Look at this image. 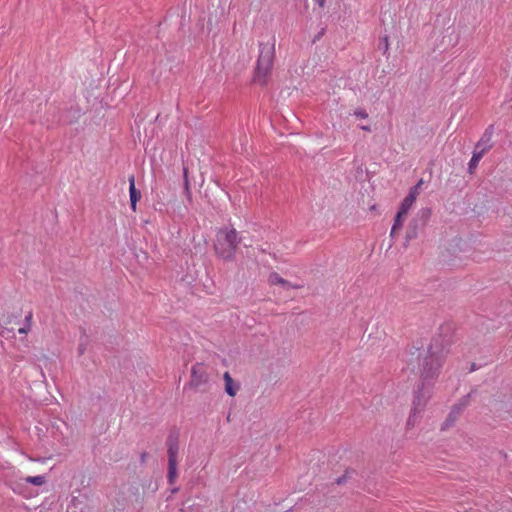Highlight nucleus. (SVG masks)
<instances>
[{
	"label": "nucleus",
	"mask_w": 512,
	"mask_h": 512,
	"mask_svg": "<svg viewBox=\"0 0 512 512\" xmlns=\"http://www.w3.org/2000/svg\"><path fill=\"white\" fill-rule=\"evenodd\" d=\"M239 243L240 240L234 228H222L216 234L214 251L219 258L232 261Z\"/></svg>",
	"instance_id": "nucleus-1"
},
{
	"label": "nucleus",
	"mask_w": 512,
	"mask_h": 512,
	"mask_svg": "<svg viewBox=\"0 0 512 512\" xmlns=\"http://www.w3.org/2000/svg\"><path fill=\"white\" fill-rule=\"evenodd\" d=\"M275 57V45L273 43H264L260 46V53L254 73V82L264 85L271 73Z\"/></svg>",
	"instance_id": "nucleus-2"
},
{
	"label": "nucleus",
	"mask_w": 512,
	"mask_h": 512,
	"mask_svg": "<svg viewBox=\"0 0 512 512\" xmlns=\"http://www.w3.org/2000/svg\"><path fill=\"white\" fill-rule=\"evenodd\" d=\"M429 398H430V395L427 391L419 390L418 392H416V394L414 395L413 401H412L410 415L407 420L408 426L415 425L418 416L425 409Z\"/></svg>",
	"instance_id": "nucleus-3"
},
{
	"label": "nucleus",
	"mask_w": 512,
	"mask_h": 512,
	"mask_svg": "<svg viewBox=\"0 0 512 512\" xmlns=\"http://www.w3.org/2000/svg\"><path fill=\"white\" fill-rule=\"evenodd\" d=\"M442 358L436 354L427 355L422 363L421 375L424 379L434 378L442 367Z\"/></svg>",
	"instance_id": "nucleus-4"
},
{
	"label": "nucleus",
	"mask_w": 512,
	"mask_h": 512,
	"mask_svg": "<svg viewBox=\"0 0 512 512\" xmlns=\"http://www.w3.org/2000/svg\"><path fill=\"white\" fill-rule=\"evenodd\" d=\"M208 381L207 373L202 364H195L191 369L190 385L199 387Z\"/></svg>",
	"instance_id": "nucleus-5"
},
{
	"label": "nucleus",
	"mask_w": 512,
	"mask_h": 512,
	"mask_svg": "<svg viewBox=\"0 0 512 512\" xmlns=\"http://www.w3.org/2000/svg\"><path fill=\"white\" fill-rule=\"evenodd\" d=\"M418 195H419L418 186L412 187L410 189L408 195L401 202L398 213L407 217L409 210L414 205Z\"/></svg>",
	"instance_id": "nucleus-6"
},
{
	"label": "nucleus",
	"mask_w": 512,
	"mask_h": 512,
	"mask_svg": "<svg viewBox=\"0 0 512 512\" xmlns=\"http://www.w3.org/2000/svg\"><path fill=\"white\" fill-rule=\"evenodd\" d=\"M486 151H487V148L482 147L481 143H478L476 145V149L473 152L472 158L470 159L469 164H468V169H469L470 173H472L476 169V167L479 164V161L481 160L483 155L486 153Z\"/></svg>",
	"instance_id": "nucleus-7"
},
{
	"label": "nucleus",
	"mask_w": 512,
	"mask_h": 512,
	"mask_svg": "<svg viewBox=\"0 0 512 512\" xmlns=\"http://www.w3.org/2000/svg\"><path fill=\"white\" fill-rule=\"evenodd\" d=\"M129 194H130L131 209L135 212L136 207H137V202L141 198V193L135 187V178L133 175L129 177Z\"/></svg>",
	"instance_id": "nucleus-8"
},
{
	"label": "nucleus",
	"mask_w": 512,
	"mask_h": 512,
	"mask_svg": "<svg viewBox=\"0 0 512 512\" xmlns=\"http://www.w3.org/2000/svg\"><path fill=\"white\" fill-rule=\"evenodd\" d=\"M223 379H224V382H225V391H226V393L229 396L234 397L236 395L237 391H238L239 386L234 383V380L232 379V377H231L229 372H225L224 373Z\"/></svg>",
	"instance_id": "nucleus-9"
},
{
	"label": "nucleus",
	"mask_w": 512,
	"mask_h": 512,
	"mask_svg": "<svg viewBox=\"0 0 512 512\" xmlns=\"http://www.w3.org/2000/svg\"><path fill=\"white\" fill-rule=\"evenodd\" d=\"M405 220H406V216L397 212L395 219H394V224H393V226L391 228V232H390V236L392 238L395 237V235L402 229Z\"/></svg>",
	"instance_id": "nucleus-10"
},
{
	"label": "nucleus",
	"mask_w": 512,
	"mask_h": 512,
	"mask_svg": "<svg viewBox=\"0 0 512 512\" xmlns=\"http://www.w3.org/2000/svg\"><path fill=\"white\" fill-rule=\"evenodd\" d=\"M33 312L29 311L25 316V323L23 327L18 329L19 334L27 335L32 327Z\"/></svg>",
	"instance_id": "nucleus-11"
},
{
	"label": "nucleus",
	"mask_w": 512,
	"mask_h": 512,
	"mask_svg": "<svg viewBox=\"0 0 512 512\" xmlns=\"http://www.w3.org/2000/svg\"><path fill=\"white\" fill-rule=\"evenodd\" d=\"M355 475V470L353 469H346L344 474L341 477H338L335 479V483L338 485L345 484L349 479H351Z\"/></svg>",
	"instance_id": "nucleus-12"
},
{
	"label": "nucleus",
	"mask_w": 512,
	"mask_h": 512,
	"mask_svg": "<svg viewBox=\"0 0 512 512\" xmlns=\"http://www.w3.org/2000/svg\"><path fill=\"white\" fill-rule=\"evenodd\" d=\"M178 446L176 444H170L168 447V464H177Z\"/></svg>",
	"instance_id": "nucleus-13"
},
{
	"label": "nucleus",
	"mask_w": 512,
	"mask_h": 512,
	"mask_svg": "<svg viewBox=\"0 0 512 512\" xmlns=\"http://www.w3.org/2000/svg\"><path fill=\"white\" fill-rule=\"evenodd\" d=\"M25 482L36 485V486H42L45 483V477L44 476H28L25 478Z\"/></svg>",
	"instance_id": "nucleus-14"
},
{
	"label": "nucleus",
	"mask_w": 512,
	"mask_h": 512,
	"mask_svg": "<svg viewBox=\"0 0 512 512\" xmlns=\"http://www.w3.org/2000/svg\"><path fill=\"white\" fill-rule=\"evenodd\" d=\"M177 477V464L169 463L168 464V480L170 483H173Z\"/></svg>",
	"instance_id": "nucleus-15"
},
{
	"label": "nucleus",
	"mask_w": 512,
	"mask_h": 512,
	"mask_svg": "<svg viewBox=\"0 0 512 512\" xmlns=\"http://www.w3.org/2000/svg\"><path fill=\"white\" fill-rule=\"evenodd\" d=\"M268 281L271 285H282L284 283V278H282L278 273H271L269 275Z\"/></svg>",
	"instance_id": "nucleus-16"
},
{
	"label": "nucleus",
	"mask_w": 512,
	"mask_h": 512,
	"mask_svg": "<svg viewBox=\"0 0 512 512\" xmlns=\"http://www.w3.org/2000/svg\"><path fill=\"white\" fill-rule=\"evenodd\" d=\"M353 115L357 119H368L369 117L368 112L364 108H356L353 112Z\"/></svg>",
	"instance_id": "nucleus-17"
},
{
	"label": "nucleus",
	"mask_w": 512,
	"mask_h": 512,
	"mask_svg": "<svg viewBox=\"0 0 512 512\" xmlns=\"http://www.w3.org/2000/svg\"><path fill=\"white\" fill-rule=\"evenodd\" d=\"M460 411H461V408L455 406L453 408L452 412L449 414L447 421H454L456 419L457 415L460 413Z\"/></svg>",
	"instance_id": "nucleus-18"
},
{
	"label": "nucleus",
	"mask_w": 512,
	"mask_h": 512,
	"mask_svg": "<svg viewBox=\"0 0 512 512\" xmlns=\"http://www.w3.org/2000/svg\"><path fill=\"white\" fill-rule=\"evenodd\" d=\"M281 287L285 290H288L290 288H293V289H298L300 288L301 286L300 285H294V284H291L290 282H288L287 280L284 279V283H282Z\"/></svg>",
	"instance_id": "nucleus-19"
},
{
	"label": "nucleus",
	"mask_w": 512,
	"mask_h": 512,
	"mask_svg": "<svg viewBox=\"0 0 512 512\" xmlns=\"http://www.w3.org/2000/svg\"><path fill=\"white\" fill-rule=\"evenodd\" d=\"M184 183H185L186 193L190 194L187 168H184Z\"/></svg>",
	"instance_id": "nucleus-20"
},
{
	"label": "nucleus",
	"mask_w": 512,
	"mask_h": 512,
	"mask_svg": "<svg viewBox=\"0 0 512 512\" xmlns=\"http://www.w3.org/2000/svg\"><path fill=\"white\" fill-rule=\"evenodd\" d=\"M359 127H360V129H362L366 132H371V130H372L370 125H360Z\"/></svg>",
	"instance_id": "nucleus-21"
},
{
	"label": "nucleus",
	"mask_w": 512,
	"mask_h": 512,
	"mask_svg": "<svg viewBox=\"0 0 512 512\" xmlns=\"http://www.w3.org/2000/svg\"><path fill=\"white\" fill-rule=\"evenodd\" d=\"M422 184H423V180H420V181L417 183V185H416V186H418V189L420 188V186H422Z\"/></svg>",
	"instance_id": "nucleus-22"
},
{
	"label": "nucleus",
	"mask_w": 512,
	"mask_h": 512,
	"mask_svg": "<svg viewBox=\"0 0 512 512\" xmlns=\"http://www.w3.org/2000/svg\"><path fill=\"white\" fill-rule=\"evenodd\" d=\"M375 209H376L375 205L371 206V210H375Z\"/></svg>",
	"instance_id": "nucleus-23"
},
{
	"label": "nucleus",
	"mask_w": 512,
	"mask_h": 512,
	"mask_svg": "<svg viewBox=\"0 0 512 512\" xmlns=\"http://www.w3.org/2000/svg\"><path fill=\"white\" fill-rule=\"evenodd\" d=\"M324 2V0H322V3Z\"/></svg>",
	"instance_id": "nucleus-24"
}]
</instances>
